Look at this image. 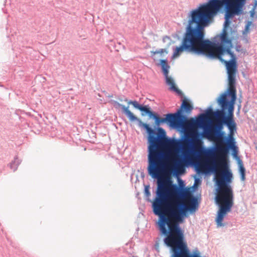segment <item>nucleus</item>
Here are the masks:
<instances>
[{
  "mask_svg": "<svg viewBox=\"0 0 257 257\" xmlns=\"http://www.w3.org/2000/svg\"><path fill=\"white\" fill-rule=\"evenodd\" d=\"M163 42L164 43H167V47L169 48L172 43V40L169 36H165L163 38Z\"/></svg>",
  "mask_w": 257,
  "mask_h": 257,
  "instance_id": "nucleus-14",
  "label": "nucleus"
},
{
  "mask_svg": "<svg viewBox=\"0 0 257 257\" xmlns=\"http://www.w3.org/2000/svg\"><path fill=\"white\" fill-rule=\"evenodd\" d=\"M125 98H125L124 99H123V98H122V96H121V97H117L118 100H119L120 101H124V99H125Z\"/></svg>",
  "mask_w": 257,
  "mask_h": 257,
  "instance_id": "nucleus-23",
  "label": "nucleus"
},
{
  "mask_svg": "<svg viewBox=\"0 0 257 257\" xmlns=\"http://www.w3.org/2000/svg\"><path fill=\"white\" fill-rule=\"evenodd\" d=\"M158 65L161 67L163 74H169L170 67L168 64V60L167 59H160Z\"/></svg>",
  "mask_w": 257,
  "mask_h": 257,
  "instance_id": "nucleus-10",
  "label": "nucleus"
},
{
  "mask_svg": "<svg viewBox=\"0 0 257 257\" xmlns=\"http://www.w3.org/2000/svg\"><path fill=\"white\" fill-rule=\"evenodd\" d=\"M229 0H208L207 3H203L197 8L192 10L189 15L188 25L193 24L200 16L205 13L214 10L224 3H227Z\"/></svg>",
  "mask_w": 257,
  "mask_h": 257,
  "instance_id": "nucleus-5",
  "label": "nucleus"
},
{
  "mask_svg": "<svg viewBox=\"0 0 257 257\" xmlns=\"http://www.w3.org/2000/svg\"><path fill=\"white\" fill-rule=\"evenodd\" d=\"M168 48H167V47H166V48L161 49L160 50H157L155 51H152L150 52L151 54V56L154 59V60L155 61L156 59L154 58V57L155 56V55L156 54H160L161 55H162V54L164 53H166V54H168Z\"/></svg>",
  "mask_w": 257,
  "mask_h": 257,
  "instance_id": "nucleus-12",
  "label": "nucleus"
},
{
  "mask_svg": "<svg viewBox=\"0 0 257 257\" xmlns=\"http://www.w3.org/2000/svg\"><path fill=\"white\" fill-rule=\"evenodd\" d=\"M189 100L186 98L182 101L181 107L174 113H168L164 115L165 117L161 118L159 115L155 112L153 116L151 117L155 120L154 127L158 130L160 125L166 123L170 127L175 128L179 127L181 123L188 118L187 114L191 113L193 109L191 103H188Z\"/></svg>",
  "mask_w": 257,
  "mask_h": 257,
  "instance_id": "nucleus-4",
  "label": "nucleus"
},
{
  "mask_svg": "<svg viewBox=\"0 0 257 257\" xmlns=\"http://www.w3.org/2000/svg\"><path fill=\"white\" fill-rule=\"evenodd\" d=\"M21 163V160L18 159L17 156L15 157L14 161H13L11 163L9 164V166L11 169L13 170L14 172L16 171L19 165Z\"/></svg>",
  "mask_w": 257,
  "mask_h": 257,
  "instance_id": "nucleus-11",
  "label": "nucleus"
},
{
  "mask_svg": "<svg viewBox=\"0 0 257 257\" xmlns=\"http://www.w3.org/2000/svg\"><path fill=\"white\" fill-rule=\"evenodd\" d=\"M185 141L181 140H180L179 139H176L175 140V143L179 144L180 145H181L182 146H183L184 145Z\"/></svg>",
  "mask_w": 257,
  "mask_h": 257,
  "instance_id": "nucleus-16",
  "label": "nucleus"
},
{
  "mask_svg": "<svg viewBox=\"0 0 257 257\" xmlns=\"http://www.w3.org/2000/svg\"><path fill=\"white\" fill-rule=\"evenodd\" d=\"M226 71L228 81V88L216 99V102L220 108L213 110L210 105L203 113L198 115L201 119H204L211 114L215 117V130H211L209 132L208 137L213 138L217 132L219 135L218 140L222 145H226L235 140L234 136L237 131L234 111L237 98L235 77L237 71Z\"/></svg>",
  "mask_w": 257,
  "mask_h": 257,
  "instance_id": "nucleus-2",
  "label": "nucleus"
},
{
  "mask_svg": "<svg viewBox=\"0 0 257 257\" xmlns=\"http://www.w3.org/2000/svg\"><path fill=\"white\" fill-rule=\"evenodd\" d=\"M241 46L240 44H236L235 47L236 51L239 52L241 51Z\"/></svg>",
  "mask_w": 257,
  "mask_h": 257,
  "instance_id": "nucleus-17",
  "label": "nucleus"
},
{
  "mask_svg": "<svg viewBox=\"0 0 257 257\" xmlns=\"http://www.w3.org/2000/svg\"><path fill=\"white\" fill-rule=\"evenodd\" d=\"M217 152L219 154V161L221 165L223 166L226 170L220 174V177L217 178V167L213 165L210 167L211 173L214 174L213 181L216 186V196L215 201L219 207L215 218V222L217 227L224 226L222 222L225 216L231 210L233 205V192L230 183L232 178V174L229 168V155L230 152L234 159L237 162L240 180L244 181L245 179V169L242 161L238 156L239 149L236 144L235 139L229 142L225 147L218 146Z\"/></svg>",
  "mask_w": 257,
  "mask_h": 257,
  "instance_id": "nucleus-1",
  "label": "nucleus"
},
{
  "mask_svg": "<svg viewBox=\"0 0 257 257\" xmlns=\"http://www.w3.org/2000/svg\"><path fill=\"white\" fill-rule=\"evenodd\" d=\"M249 30V27H248V26H247L245 25L244 33L248 32Z\"/></svg>",
  "mask_w": 257,
  "mask_h": 257,
  "instance_id": "nucleus-20",
  "label": "nucleus"
},
{
  "mask_svg": "<svg viewBox=\"0 0 257 257\" xmlns=\"http://www.w3.org/2000/svg\"><path fill=\"white\" fill-rule=\"evenodd\" d=\"M183 133H182V132H181V138H183Z\"/></svg>",
  "mask_w": 257,
  "mask_h": 257,
  "instance_id": "nucleus-24",
  "label": "nucleus"
},
{
  "mask_svg": "<svg viewBox=\"0 0 257 257\" xmlns=\"http://www.w3.org/2000/svg\"><path fill=\"white\" fill-rule=\"evenodd\" d=\"M252 24V20H251V21H248L246 22V23L245 25H246V26H248V27H250V26Z\"/></svg>",
  "mask_w": 257,
  "mask_h": 257,
  "instance_id": "nucleus-21",
  "label": "nucleus"
},
{
  "mask_svg": "<svg viewBox=\"0 0 257 257\" xmlns=\"http://www.w3.org/2000/svg\"><path fill=\"white\" fill-rule=\"evenodd\" d=\"M110 102L116 109L120 107L121 108L122 112L125 115L129 120L134 115V114L129 109L128 104V106H125L123 104H120L118 101L114 100H111Z\"/></svg>",
  "mask_w": 257,
  "mask_h": 257,
  "instance_id": "nucleus-7",
  "label": "nucleus"
},
{
  "mask_svg": "<svg viewBox=\"0 0 257 257\" xmlns=\"http://www.w3.org/2000/svg\"><path fill=\"white\" fill-rule=\"evenodd\" d=\"M131 122L137 121L138 125L146 131L148 141V174L151 177L156 178L163 175L164 162L163 160L164 150L168 147L169 138L163 127L156 130L150 124L143 122L135 114L130 120Z\"/></svg>",
  "mask_w": 257,
  "mask_h": 257,
  "instance_id": "nucleus-3",
  "label": "nucleus"
},
{
  "mask_svg": "<svg viewBox=\"0 0 257 257\" xmlns=\"http://www.w3.org/2000/svg\"><path fill=\"white\" fill-rule=\"evenodd\" d=\"M168 74H164V75L165 78L166 84L170 86V89L171 90L175 91L179 95L182 94L181 91L175 86V82L173 78L171 76H169Z\"/></svg>",
  "mask_w": 257,
  "mask_h": 257,
  "instance_id": "nucleus-8",
  "label": "nucleus"
},
{
  "mask_svg": "<svg viewBox=\"0 0 257 257\" xmlns=\"http://www.w3.org/2000/svg\"><path fill=\"white\" fill-rule=\"evenodd\" d=\"M124 101L128 105L132 104L135 109L139 110L142 116L147 115L151 118L155 112L151 109V107L148 105L140 104L137 100H128L127 98H125Z\"/></svg>",
  "mask_w": 257,
  "mask_h": 257,
  "instance_id": "nucleus-6",
  "label": "nucleus"
},
{
  "mask_svg": "<svg viewBox=\"0 0 257 257\" xmlns=\"http://www.w3.org/2000/svg\"><path fill=\"white\" fill-rule=\"evenodd\" d=\"M155 247L156 250H158L159 247V243L158 242H157V241L156 242L155 244Z\"/></svg>",
  "mask_w": 257,
  "mask_h": 257,
  "instance_id": "nucleus-22",
  "label": "nucleus"
},
{
  "mask_svg": "<svg viewBox=\"0 0 257 257\" xmlns=\"http://www.w3.org/2000/svg\"><path fill=\"white\" fill-rule=\"evenodd\" d=\"M241 104L240 103L238 104V108H237V111L236 112V115H239V113H240V108H241Z\"/></svg>",
  "mask_w": 257,
  "mask_h": 257,
  "instance_id": "nucleus-19",
  "label": "nucleus"
},
{
  "mask_svg": "<svg viewBox=\"0 0 257 257\" xmlns=\"http://www.w3.org/2000/svg\"><path fill=\"white\" fill-rule=\"evenodd\" d=\"M256 7H257V0H254L253 4H252V9H254V10H256Z\"/></svg>",
  "mask_w": 257,
  "mask_h": 257,
  "instance_id": "nucleus-18",
  "label": "nucleus"
},
{
  "mask_svg": "<svg viewBox=\"0 0 257 257\" xmlns=\"http://www.w3.org/2000/svg\"><path fill=\"white\" fill-rule=\"evenodd\" d=\"M249 17L251 19V20H253L254 18H257V15H255V10L254 9H251V10L249 12Z\"/></svg>",
  "mask_w": 257,
  "mask_h": 257,
  "instance_id": "nucleus-15",
  "label": "nucleus"
},
{
  "mask_svg": "<svg viewBox=\"0 0 257 257\" xmlns=\"http://www.w3.org/2000/svg\"><path fill=\"white\" fill-rule=\"evenodd\" d=\"M193 177L194 179V183L192 187L193 189L192 188H189L187 193V195L188 194H192V193L197 189L198 185H200L201 183V177L200 175L195 174Z\"/></svg>",
  "mask_w": 257,
  "mask_h": 257,
  "instance_id": "nucleus-9",
  "label": "nucleus"
},
{
  "mask_svg": "<svg viewBox=\"0 0 257 257\" xmlns=\"http://www.w3.org/2000/svg\"><path fill=\"white\" fill-rule=\"evenodd\" d=\"M144 194L146 197H147V201L153 203V201H152L151 199H149V197L151 196V193L150 191V186L149 185H146L145 186L144 188Z\"/></svg>",
  "mask_w": 257,
  "mask_h": 257,
  "instance_id": "nucleus-13",
  "label": "nucleus"
}]
</instances>
